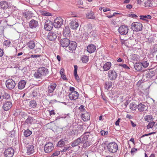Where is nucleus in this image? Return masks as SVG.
I'll list each match as a JSON object with an SVG mask.
<instances>
[{"label":"nucleus","mask_w":157,"mask_h":157,"mask_svg":"<svg viewBox=\"0 0 157 157\" xmlns=\"http://www.w3.org/2000/svg\"><path fill=\"white\" fill-rule=\"evenodd\" d=\"M49 73L48 70L45 67H39L37 72L34 74V77L36 78H40L42 76H45Z\"/></svg>","instance_id":"nucleus-1"},{"label":"nucleus","mask_w":157,"mask_h":157,"mask_svg":"<svg viewBox=\"0 0 157 157\" xmlns=\"http://www.w3.org/2000/svg\"><path fill=\"white\" fill-rule=\"evenodd\" d=\"M108 151L110 152L114 153L116 152L118 149V145L114 142L110 143L107 146Z\"/></svg>","instance_id":"nucleus-2"},{"label":"nucleus","mask_w":157,"mask_h":157,"mask_svg":"<svg viewBox=\"0 0 157 157\" xmlns=\"http://www.w3.org/2000/svg\"><path fill=\"white\" fill-rule=\"evenodd\" d=\"M143 25L140 22H133L131 28L134 31L138 32L142 29Z\"/></svg>","instance_id":"nucleus-3"},{"label":"nucleus","mask_w":157,"mask_h":157,"mask_svg":"<svg viewBox=\"0 0 157 157\" xmlns=\"http://www.w3.org/2000/svg\"><path fill=\"white\" fill-rule=\"evenodd\" d=\"M6 87L9 90L13 89L16 86L15 82L12 79H9L6 82Z\"/></svg>","instance_id":"nucleus-4"},{"label":"nucleus","mask_w":157,"mask_h":157,"mask_svg":"<svg viewBox=\"0 0 157 157\" xmlns=\"http://www.w3.org/2000/svg\"><path fill=\"white\" fill-rule=\"evenodd\" d=\"M54 26L56 28H60L63 24V21L61 17H58L54 20L53 23Z\"/></svg>","instance_id":"nucleus-5"},{"label":"nucleus","mask_w":157,"mask_h":157,"mask_svg":"<svg viewBox=\"0 0 157 157\" xmlns=\"http://www.w3.org/2000/svg\"><path fill=\"white\" fill-rule=\"evenodd\" d=\"M54 149V146L53 144L51 142L46 144L44 146V152L47 153L51 152Z\"/></svg>","instance_id":"nucleus-6"},{"label":"nucleus","mask_w":157,"mask_h":157,"mask_svg":"<svg viewBox=\"0 0 157 157\" xmlns=\"http://www.w3.org/2000/svg\"><path fill=\"white\" fill-rule=\"evenodd\" d=\"M54 26L53 23L51 21L47 20L45 23L44 28L47 31H50L52 29Z\"/></svg>","instance_id":"nucleus-7"},{"label":"nucleus","mask_w":157,"mask_h":157,"mask_svg":"<svg viewBox=\"0 0 157 157\" xmlns=\"http://www.w3.org/2000/svg\"><path fill=\"white\" fill-rule=\"evenodd\" d=\"M12 106L11 101H6L3 103L2 108L5 111H8L11 109Z\"/></svg>","instance_id":"nucleus-8"},{"label":"nucleus","mask_w":157,"mask_h":157,"mask_svg":"<svg viewBox=\"0 0 157 157\" xmlns=\"http://www.w3.org/2000/svg\"><path fill=\"white\" fill-rule=\"evenodd\" d=\"M118 32L121 35H126L128 32V27L124 25H121L118 29Z\"/></svg>","instance_id":"nucleus-9"},{"label":"nucleus","mask_w":157,"mask_h":157,"mask_svg":"<svg viewBox=\"0 0 157 157\" xmlns=\"http://www.w3.org/2000/svg\"><path fill=\"white\" fill-rule=\"evenodd\" d=\"M14 153V150L12 147H9L5 150L4 153L6 157H12Z\"/></svg>","instance_id":"nucleus-10"},{"label":"nucleus","mask_w":157,"mask_h":157,"mask_svg":"<svg viewBox=\"0 0 157 157\" xmlns=\"http://www.w3.org/2000/svg\"><path fill=\"white\" fill-rule=\"evenodd\" d=\"M29 26L30 28L32 29L38 28L39 27L38 22L37 21L32 19L29 23Z\"/></svg>","instance_id":"nucleus-11"},{"label":"nucleus","mask_w":157,"mask_h":157,"mask_svg":"<svg viewBox=\"0 0 157 157\" xmlns=\"http://www.w3.org/2000/svg\"><path fill=\"white\" fill-rule=\"evenodd\" d=\"M109 77L111 80H115L117 77V73L114 70H109L108 72Z\"/></svg>","instance_id":"nucleus-12"},{"label":"nucleus","mask_w":157,"mask_h":157,"mask_svg":"<svg viewBox=\"0 0 157 157\" xmlns=\"http://www.w3.org/2000/svg\"><path fill=\"white\" fill-rule=\"evenodd\" d=\"M47 38L49 40L53 41L56 39L57 36L55 33L50 32L48 34Z\"/></svg>","instance_id":"nucleus-13"},{"label":"nucleus","mask_w":157,"mask_h":157,"mask_svg":"<svg viewBox=\"0 0 157 157\" xmlns=\"http://www.w3.org/2000/svg\"><path fill=\"white\" fill-rule=\"evenodd\" d=\"M70 42L69 39L65 38L61 39L60 43L63 47H67L69 45Z\"/></svg>","instance_id":"nucleus-14"},{"label":"nucleus","mask_w":157,"mask_h":157,"mask_svg":"<svg viewBox=\"0 0 157 157\" xmlns=\"http://www.w3.org/2000/svg\"><path fill=\"white\" fill-rule=\"evenodd\" d=\"M77 46V43L75 41H71L70 42L68 47L69 50L73 52L75 50Z\"/></svg>","instance_id":"nucleus-15"},{"label":"nucleus","mask_w":157,"mask_h":157,"mask_svg":"<svg viewBox=\"0 0 157 157\" xmlns=\"http://www.w3.org/2000/svg\"><path fill=\"white\" fill-rule=\"evenodd\" d=\"M91 136L90 132H85L80 137L81 138V140L82 141V143H84V142L87 140L89 136Z\"/></svg>","instance_id":"nucleus-16"},{"label":"nucleus","mask_w":157,"mask_h":157,"mask_svg":"<svg viewBox=\"0 0 157 157\" xmlns=\"http://www.w3.org/2000/svg\"><path fill=\"white\" fill-rule=\"evenodd\" d=\"M78 93L77 92L70 93L68 96L69 98L71 100H75L77 99L78 97Z\"/></svg>","instance_id":"nucleus-17"},{"label":"nucleus","mask_w":157,"mask_h":157,"mask_svg":"<svg viewBox=\"0 0 157 157\" xmlns=\"http://www.w3.org/2000/svg\"><path fill=\"white\" fill-rule=\"evenodd\" d=\"M69 25L71 29H76L78 27L79 24L76 20H72L69 23Z\"/></svg>","instance_id":"nucleus-18"},{"label":"nucleus","mask_w":157,"mask_h":157,"mask_svg":"<svg viewBox=\"0 0 157 157\" xmlns=\"http://www.w3.org/2000/svg\"><path fill=\"white\" fill-rule=\"evenodd\" d=\"M56 86V85L55 83L54 82L49 83L48 90V93H52L55 90Z\"/></svg>","instance_id":"nucleus-19"},{"label":"nucleus","mask_w":157,"mask_h":157,"mask_svg":"<svg viewBox=\"0 0 157 157\" xmlns=\"http://www.w3.org/2000/svg\"><path fill=\"white\" fill-rule=\"evenodd\" d=\"M81 139V137H79L76 140H74L71 143V146L72 147H74L79 145L80 143H82V141Z\"/></svg>","instance_id":"nucleus-20"},{"label":"nucleus","mask_w":157,"mask_h":157,"mask_svg":"<svg viewBox=\"0 0 157 157\" xmlns=\"http://www.w3.org/2000/svg\"><path fill=\"white\" fill-rule=\"evenodd\" d=\"M9 6L8 3L7 2L3 1L0 2V9L3 10L7 9Z\"/></svg>","instance_id":"nucleus-21"},{"label":"nucleus","mask_w":157,"mask_h":157,"mask_svg":"<svg viewBox=\"0 0 157 157\" xmlns=\"http://www.w3.org/2000/svg\"><path fill=\"white\" fill-rule=\"evenodd\" d=\"M96 46L94 44L89 45L87 48V51L90 53L94 52L96 50Z\"/></svg>","instance_id":"nucleus-22"},{"label":"nucleus","mask_w":157,"mask_h":157,"mask_svg":"<svg viewBox=\"0 0 157 157\" xmlns=\"http://www.w3.org/2000/svg\"><path fill=\"white\" fill-rule=\"evenodd\" d=\"M27 153L28 155L33 154L34 152V146L32 145H28L27 147Z\"/></svg>","instance_id":"nucleus-23"},{"label":"nucleus","mask_w":157,"mask_h":157,"mask_svg":"<svg viewBox=\"0 0 157 157\" xmlns=\"http://www.w3.org/2000/svg\"><path fill=\"white\" fill-rule=\"evenodd\" d=\"M26 82L25 80H21L18 82V88L20 90H22L24 89L25 86Z\"/></svg>","instance_id":"nucleus-24"},{"label":"nucleus","mask_w":157,"mask_h":157,"mask_svg":"<svg viewBox=\"0 0 157 157\" xmlns=\"http://www.w3.org/2000/svg\"><path fill=\"white\" fill-rule=\"evenodd\" d=\"M155 72L150 70L147 71L145 74L146 77L148 78H151L155 75Z\"/></svg>","instance_id":"nucleus-25"},{"label":"nucleus","mask_w":157,"mask_h":157,"mask_svg":"<svg viewBox=\"0 0 157 157\" xmlns=\"http://www.w3.org/2000/svg\"><path fill=\"white\" fill-rule=\"evenodd\" d=\"M63 34L65 36H69L70 34V31L68 26H66L63 30Z\"/></svg>","instance_id":"nucleus-26"},{"label":"nucleus","mask_w":157,"mask_h":157,"mask_svg":"<svg viewBox=\"0 0 157 157\" xmlns=\"http://www.w3.org/2000/svg\"><path fill=\"white\" fill-rule=\"evenodd\" d=\"M134 67L136 70L138 71H141L143 68L142 64L140 62L135 63L134 65Z\"/></svg>","instance_id":"nucleus-27"},{"label":"nucleus","mask_w":157,"mask_h":157,"mask_svg":"<svg viewBox=\"0 0 157 157\" xmlns=\"http://www.w3.org/2000/svg\"><path fill=\"white\" fill-rule=\"evenodd\" d=\"M86 16L88 19H94L95 18L94 13L92 11H90L89 13H87L86 14Z\"/></svg>","instance_id":"nucleus-28"},{"label":"nucleus","mask_w":157,"mask_h":157,"mask_svg":"<svg viewBox=\"0 0 157 157\" xmlns=\"http://www.w3.org/2000/svg\"><path fill=\"white\" fill-rule=\"evenodd\" d=\"M82 117L84 118L83 120L84 121L88 120L90 118V114L87 112H86L82 115Z\"/></svg>","instance_id":"nucleus-29"},{"label":"nucleus","mask_w":157,"mask_h":157,"mask_svg":"<svg viewBox=\"0 0 157 157\" xmlns=\"http://www.w3.org/2000/svg\"><path fill=\"white\" fill-rule=\"evenodd\" d=\"M137 106L138 110L140 112H142L144 111L146 107V106L144 104L142 103L139 104Z\"/></svg>","instance_id":"nucleus-30"},{"label":"nucleus","mask_w":157,"mask_h":157,"mask_svg":"<svg viewBox=\"0 0 157 157\" xmlns=\"http://www.w3.org/2000/svg\"><path fill=\"white\" fill-rule=\"evenodd\" d=\"M2 92V97L6 100H9L11 98L10 95L7 93H6L4 91Z\"/></svg>","instance_id":"nucleus-31"},{"label":"nucleus","mask_w":157,"mask_h":157,"mask_svg":"<svg viewBox=\"0 0 157 157\" xmlns=\"http://www.w3.org/2000/svg\"><path fill=\"white\" fill-rule=\"evenodd\" d=\"M111 66V63L108 62L106 63L103 66L104 71H107L109 69Z\"/></svg>","instance_id":"nucleus-32"},{"label":"nucleus","mask_w":157,"mask_h":157,"mask_svg":"<svg viewBox=\"0 0 157 157\" xmlns=\"http://www.w3.org/2000/svg\"><path fill=\"white\" fill-rule=\"evenodd\" d=\"M144 119L148 122H150L153 120V118L151 115H148L144 117Z\"/></svg>","instance_id":"nucleus-33"},{"label":"nucleus","mask_w":157,"mask_h":157,"mask_svg":"<svg viewBox=\"0 0 157 157\" xmlns=\"http://www.w3.org/2000/svg\"><path fill=\"white\" fill-rule=\"evenodd\" d=\"M74 75L75 77V78L77 80H79V76L77 74V70L78 69V66L77 65H75L74 66Z\"/></svg>","instance_id":"nucleus-34"},{"label":"nucleus","mask_w":157,"mask_h":157,"mask_svg":"<svg viewBox=\"0 0 157 157\" xmlns=\"http://www.w3.org/2000/svg\"><path fill=\"white\" fill-rule=\"evenodd\" d=\"M23 133L25 137H28L31 135L32 132L29 129H27L26 130H24Z\"/></svg>","instance_id":"nucleus-35"},{"label":"nucleus","mask_w":157,"mask_h":157,"mask_svg":"<svg viewBox=\"0 0 157 157\" xmlns=\"http://www.w3.org/2000/svg\"><path fill=\"white\" fill-rule=\"evenodd\" d=\"M112 84L113 83L111 81L107 82L105 83V88L106 89L108 90L112 87Z\"/></svg>","instance_id":"nucleus-36"},{"label":"nucleus","mask_w":157,"mask_h":157,"mask_svg":"<svg viewBox=\"0 0 157 157\" xmlns=\"http://www.w3.org/2000/svg\"><path fill=\"white\" fill-rule=\"evenodd\" d=\"M147 126V129L150 128H153V129H155V122L154 121H152L149 122Z\"/></svg>","instance_id":"nucleus-37"},{"label":"nucleus","mask_w":157,"mask_h":157,"mask_svg":"<svg viewBox=\"0 0 157 157\" xmlns=\"http://www.w3.org/2000/svg\"><path fill=\"white\" fill-rule=\"evenodd\" d=\"M24 16L27 19H31L32 17V14L29 11L26 12L24 13Z\"/></svg>","instance_id":"nucleus-38"},{"label":"nucleus","mask_w":157,"mask_h":157,"mask_svg":"<svg viewBox=\"0 0 157 157\" xmlns=\"http://www.w3.org/2000/svg\"><path fill=\"white\" fill-rule=\"evenodd\" d=\"M33 120V118L31 116H28L27 119L25 120V123L27 124H32Z\"/></svg>","instance_id":"nucleus-39"},{"label":"nucleus","mask_w":157,"mask_h":157,"mask_svg":"<svg viewBox=\"0 0 157 157\" xmlns=\"http://www.w3.org/2000/svg\"><path fill=\"white\" fill-rule=\"evenodd\" d=\"M37 105V103L35 100H32L30 101L29 106L34 108H35Z\"/></svg>","instance_id":"nucleus-40"},{"label":"nucleus","mask_w":157,"mask_h":157,"mask_svg":"<svg viewBox=\"0 0 157 157\" xmlns=\"http://www.w3.org/2000/svg\"><path fill=\"white\" fill-rule=\"evenodd\" d=\"M140 63L142 64V67L144 68L147 67L149 64V63L147 61H146L144 60H143Z\"/></svg>","instance_id":"nucleus-41"},{"label":"nucleus","mask_w":157,"mask_h":157,"mask_svg":"<svg viewBox=\"0 0 157 157\" xmlns=\"http://www.w3.org/2000/svg\"><path fill=\"white\" fill-rule=\"evenodd\" d=\"M28 46L30 49H32L35 47L34 42L33 41H29L27 44Z\"/></svg>","instance_id":"nucleus-42"},{"label":"nucleus","mask_w":157,"mask_h":157,"mask_svg":"<svg viewBox=\"0 0 157 157\" xmlns=\"http://www.w3.org/2000/svg\"><path fill=\"white\" fill-rule=\"evenodd\" d=\"M60 74L61 75V77L62 78L63 80H66L67 79V78L65 75H64V69H62L60 70Z\"/></svg>","instance_id":"nucleus-43"},{"label":"nucleus","mask_w":157,"mask_h":157,"mask_svg":"<svg viewBox=\"0 0 157 157\" xmlns=\"http://www.w3.org/2000/svg\"><path fill=\"white\" fill-rule=\"evenodd\" d=\"M137 105H136L134 103H131L130 104V109L132 110H135L136 109Z\"/></svg>","instance_id":"nucleus-44"},{"label":"nucleus","mask_w":157,"mask_h":157,"mask_svg":"<svg viewBox=\"0 0 157 157\" xmlns=\"http://www.w3.org/2000/svg\"><path fill=\"white\" fill-rule=\"evenodd\" d=\"M82 60L84 63H87L88 61V57L86 56L83 55L82 56Z\"/></svg>","instance_id":"nucleus-45"},{"label":"nucleus","mask_w":157,"mask_h":157,"mask_svg":"<svg viewBox=\"0 0 157 157\" xmlns=\"http://www.w3.org/2000/svg\"><path fill=\"white\" fill-rule=\"evenodd\" d=\"M65 144L64 140H63V139L59 141L58 142L57 146L58 147H62Z\"/></svg>","instance_id":"nucleus-46"},{"label":"nucleus","mask_w":157,"mask_h":157,"mask_svg":"<svg viewBox=\"0 0 157 157\" xmlns=\"http://www.w3.org/2000/svg\"><path fill=\"white\" fill-rule=\"evenodd\" d=\"M140 19L143 20H145L146 19H151V17L150 15H140Z\"/></svg>","instance_id":"nucleus-47"},{"label":"nucleus","mask_w":157,"mask_h":157,"mask_svg":"<svg viewBox=\"0 0 157 157\" xmlns=\"http://www.w3.org/2000/svg\"><path fill=\"white\" fill-rule=\"evenodd\" d=\"M145 6L146 7H151L152 6V1L150 0L146 1L145 3Z\"/></svg>","instance_id":"nucleus-48"},{"label":"nucleus","mask_w":157,"mask_h":157,"mask_svg":"<svg viewBox=\"0 0 157 157\" xmlns=\"http://www.w3.org/2000/svg\"><path fill=\"white\" fill-rule=\"evenodd\" d=\"M95 30H92L91 32H90L89 33H88V36H97V34Z\"/></svg>","instance_id":"nucleus-49"},{"label":"nucleus","mask_w":157,"mask_h":157,"mask_svg":"<svg viewBox=\"0 0 157 157\" xmlns=\"http://www.w3.org/2000/svg\"><path fill=\"white\" fill-rule=\"evenodd\" d=\"M91 142L90 141H86L85 143H84L83 145V147L84 148H86L88 146H90L91 144Z\"/></svg>","instance_id":"nucleus-50"},{"label":"nucleus","mask_w":157,"mask_h":157,"mask_svg":"<svg viewBox=\"0 0 157 157\" xmlns=\"http://www.w3.org/2000/svg\"><path fill=\"white\" fill-rule=\"evenodd\" d=\"M60 154V152L59 151H56L53 153L51 155L52 157H54L55 156H57Z\"/></svg>","instance_id":"nucleus-51"},{"label":"nucleus","mask_w":157,"mask_h":157,"mask_svg":"<svg viewBox=\"0 0 157 157\" xmlns=\"http://www.w3.org/2000/svg\"><path fill=\"white\" fill-rule=\"evenodd\" d=\"M37 93V92L36 90L34 89L32 91L31 94L33 96L35 97L36 96V94Z\"/></svg>","instance_id":"nucleus-52"},{"label":"nucleus","mask_w":157,"mask_h":157,"mask_svg":"<svg viewBox=\"0 0 157 157\" xmlns=\"http://www.w3.org/2000/svg\"><path fill=\"white\" fill-rule=\"evenodd\" d=\"M42 14L44 16H50L52 14L47 11L43 12Z\"/></svg>","instance_id":"nucleus-53"},{"label":"nucleus","mask_w":157,"mask_h":157,"mask_svg":"<svg viewBox=\"0 0 157 157\" xmlns=\"http://www.w3.org/2000/svg\"><path fill=\"white\" fill-rule=\"evenodd\" d=\"M4 44L6 46H9L10 45V41L6 40L4 41Z\"/></svg>","instance_id":"nucleus-54"},{"label":"nucleus","mask_w":157,"mask_h":157,"mask_svg":"<svg viewBox=\"0 0 157 157\" xmlns=\"http://www.w3.org/2000/svg\"><path fill=\"white\" fill-rule=\"evenodd\" d=\"M87 27L88 28V30L90 31L91 29H93L92 25L90 24H89L87 25Z\"/></svg>","instance_id":"nucleus-55"},{"label":"nucleus","mask_w":157,"mask_h":157,"mask_svg":"<svg viewBox=\"0 0 157 157\" xmlns=\"http://www.w3.org/2000/svg\"><path fill=\"white\" fill-rule=\"evenodd\" d=\"M101 133L102 136L106 135L108 134V132L107 131L105 132L104 130H101Z\"/></svg>","instance_id":"nucleus-56"},{"label":"nucleus","mask_w":157,"mask_h":157,"mask_svg":"<svg viewBox=\"0 0 157 157\" xmlns=\"http://www.w3.org/2000/svg\"><path fill=\"white\" fill-rule=\"evenodd\" d=\"M137 151V149L135 148H132L131 151V153L132 155H133L134 153L136 152Z\"/></svg>","instance_id":"nucleus-57"},{"label":"nucleus","mask_w":157,"mask_h":157,"mask_svg":"<svg viewBox=\"0 0 157 157\" xmlns=\"http://www.w3.org/2000/svg\"><path fill=\"white\" fill-rule=\"evenodd\" d=\"M154 38L153 37H149L148 39V41L150 43H154Z\"/></svg>","instance_id":"nucleus-58"},{"label":"nucleus","mask_w":157,"mask_h":157,"mask_svg":"<svg viewBox=\"0 0 157 157\" xmlns=\"http://www.w3.org/2000/svg\"><path fill=\"white\" fill-rule=\"evenodd\" d=\"M49 113L50 116H51L52 115H55L56 114V113L54 112V110H49Z\"/></svg>","instance_id":"nucleus-59"},{"label":"nucleus","mask_w":157,"mask_h":157,"mask_svg":"<svg viewBox=\"0 0 157 157\" xmlns=\"http://www.w3.org/2000/svg\"><path fill=\"white\" fill-rule=\"evenodd\" d=\"M40 55H31L30 56V57L31 58H37L40 56Z\"/></svg>","instance_id":"nucleus-60"},{"label":"nucleus","mask_w":157,"mask_h":157,"mask_svg":"<svg viewBox=\"0 0 157 157\" xmlns=\"http://www.w3.org/2000/svg\"><path fill=\"white\" fill-rule=\"evenodd\" d=\"M71 147H64V149H63L61 151L62 152H65L68 149H70L69 148H71Z\"/></svg>","instance_id":"nucleus-61"},{"label":"nucleus","mask_w":157,"mask_h":157,"mask_svg":"<svg viewBox=\"0 0 157 157\" xmlns=\"http://www.w3.org/2000/svg\"><path fill=\"white\" fill-rule=\"evenodd\" d=\"M75 89L74 87H70L69 90L71 91V93H73V92H77V91L75 90Z\"/></svg>","instance_id":"nucleus-62"},{"label":"nucleus","mask_w":157,"mask_h":157,"mask_svg":"<svg viewBox=\"0 0 157 157\" xmlns=\"http://www.w3.org/2000/svg\"><path fill=\"white\" fill-rule=\"evenodd\" d=\"M79 109L81 111H82L83 110L85 109H84V106L82 105H81L80 106V107L79 108Z\"/></svg>","instance_id":"nucleus-63"},{"label":"nucleus","mask_w":157,"mask_h":157,"mask_svg":"<svg viewBox=\"0 0 157 157\" xmlns=\"http://www.w3.org/2000/svg\"><path fill=\"white\" fill-rule=\"evenodd\" d=\"M129 15L130 17L133 18H136L137 17V16L134 14H130Z\"/></svg>","instance_id":"nucleus-64"}]
</instances>
